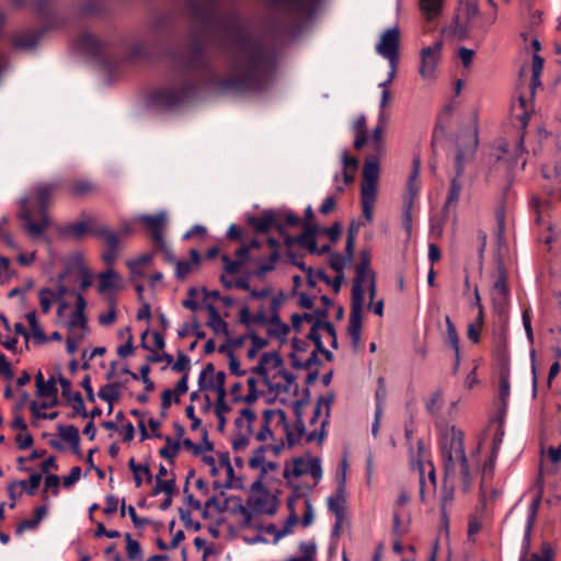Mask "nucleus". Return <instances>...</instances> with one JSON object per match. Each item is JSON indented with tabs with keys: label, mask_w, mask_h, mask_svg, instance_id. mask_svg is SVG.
Here are the masks:
<instances>
[{
	"label": "nucleus",
	"mask_w": 561,
	"mask_h": 561,
	"mask_svg": "<svg viewBox=\"0 0 561 561\" xmlns=\"http://www.w3.org/2000/svg\"><path fill=\"white\" fill-rule=\"evenodd\" d=\"M272 324L275 325V328L268 329L267 334L270 336L279 339L282 342H285L286 336L288 335V333L290 331L289 325L282 322V320H279L278 323H272Z\"/></svg>",
	"instance_id": "09e8293b"
},
{
	"label": "nucleus",
	"mask_w": 561,
	"mask_h": 561,
	"mask_svg": "<svg viewBox=\"0 0 561 561\" xmlns=\"http://www.w3.org/2000/svg\"><path fill=\"white\" fill-rule=\"evenodd\" d=\"M139 221L150 231L153 243H162V239H164L162 228L165 224V215L163 213L142 215L139 217Z\"/></svg>",
	"instance_id": "f3484780"
},
{
	"label": "nucleus",
	"mask_w": 561,
	"mask_h": 561,
	"mask_svg": "<svg viewBox=\"0 0 561 561\" xmlns=\"http://www.w3.org/2000/svg\"><path fill=\"white\" fill-rule=\"evenodd\" d=\"M58 435L70 444L71 447H77L80 444L79 430L75 425H57Z\"/></svg>",
	"instance_id": "c85d7f7f"
},
{
	"label": "nucleus",
	"mask_w": 561,
	"mask_h": 561,
	"mask_svg": "<svg viewBox=\"0 0 561 561\" xmlns=\"http://www.w3.org/2000/svg\"><path fill=\"white\" fill-rule=\"evenodd\" d=\"M420 8L427 19H433L440 12L442 0H420Z\"/></svg>",
	"instance_id": "4c0bfd02"
},
{
	"label": "nucleus",
	"mask_w": 561,
	"mask_h": 561,
	"mask_svg": "<svg viewBox=\"0 0 561 561\" xmlns=\"http://www.w3.org/2000/svg\"><path fill=\"white\" fill-rule=\"evenodd\" d=\"M499 392L501 407L499 411L504 414L507 408V399L510 397V366L506 355L502 356L501 367L499 370Z\"/></svg>",
	"instance_id": "2eb2a0df"
},
{
	"label": "nucleus",
	"mask_w": 561,
	"mask_h": 561,
	"mask_svg": "<svg viewBox=\"0 0 561 561\" xmlns=\"http://www.w3.org/2000/svg\"><path fill=\"white\" fill-rule=\"evenodd\" d=\"M399 45H400V31L399 27H390L386 30L380 41L376 45V50L383 58L388 59L389 64L399 61Z\"/></svg>",
	"instance_id": "1a4fd4ad"
},
{
	"label": "nucleus",
	"mask_w": 561,
	"mask_h": 561,
	"mask_svg": "<svg viewBox=\"0 0 561 561\" xmlns=\"http://www.w3.org/2000/svg\"><path fill=\"white\" fill-rule=\"evenodd\" d=\"M492 293H510L507 287V273L503 263L497 265V278L493 285Z\"/></svg>",
	"instance_id": "e433bc0d"
},
{
	"label": "nucleus",
	"mask_w": 561,
	"mask_h": 561,
	"mask_svg": "<svg viewBox=\"0 0 561 561\" xmlns=\"http://www.w3.org/2000/svg\"><path fill=\"white\" fill-rule=\"evenodd\" d=\"M299 518L296 512H290L283 528L276 534L274 542H277L280 538L291 534V528L298 523Z\"/></svg>",
	"instance_id": "c03bdc74"
},
{
	"label": "nucleus",
	"mask_w": 561,
	"mask_h": 561,
	"mask_svg": "<svg viewBox=\"0 0 561 561\" xmlns=\"http://www.w3.org/2000/svg\"><path fill=\"white\" fill-rule=\"evenodd\" d=\"M379 178V164L367 159L363 168V182L377 183Z\"/></svg>",
	"instance_id": "72a5a7b5"
},
{
	"label": "nucleus",
	"mask_w": 561,
	"mask_h": 561,
	"mask_svg": "<svg viewBox=\"0 0 561 561\" xmlns=\"http://www.w3.org/2000/svg\"><path fill=\"white\" fill-rule=\"evenodd\" d=\"M77 327H79L81 329H87V327H88V318L85 316V312L78 313V311L75 310L71 313V318H70V321L68 323V328H69V330H72V329H75Z\"/></svg>",
	"instance_id": "6e6d98bb"
},
{
	"label": "nucleus",
	"mask_w": 561,
	"mask_h": 561,
	"mask_svg": "<svg viewBox=\"0 0 561 561\" xmlns=\"http://www.w3.org/2000/svg\"><path fill=\"white\" fill-rule=\"evenodd\" d=\"M183 1L195 26L187 43L173 53L174 76L151 93V103L175 110L203 87L222 93L267 90L276 70L275 50L250 32L236 10L220 11V0Z\"/></svg>",
	"instance_id": "f257e3e1"
},
{
	"label": "nucleus",
	"mask_w": 561,
	"mask_h": 561,
	"mask_svg": "<svg viewBox=\"0 0 561 561\" xmlns=\"http://www.w3.org/2000/svg\"><path fill=\"white\" fill-rule=\"evenodd\" d=\"M224 262V270L229 275L237 274L240 268L244 265V260H231L227 254L221 256Z\"/></svg>",
	"instance_id": "de8ad7c7"
},
{
	"label": "nucleus",
	"mask_w": 561,
	"mask_h": 561,
	"mask_svg": "<svg viewBox=\"0 0 561 561\" xmlns=\"http://www.w3.org/2000/svg\"><path fill=\"white\" fill-rule=\"evenodd\" d=\"M440 50V42L435 43L433 46L422 48L420 53L421 65L419 71L423 79H428L433 76L439 59Z\"/></svg>",
	"instance_id": "ddd939ff"
},
{
	"label": "nucleus",
	"mask_w": 561,
	"mask_h": 561,
	"mask_svg": "<svg viewBox=\"0 0 561 561\" xmlns=\"http://www.w3.org/2000/svg\"><path fill=\"white\" fill-rule=\"evenodd\" d=\"M280 215L272 209L264 210L260 217L248 216L247 222L253 227L256 234H263L275 229L279 234H285V227L279 221Z\"/></svg>",
	"instance_id": "6e6552de"
},
{
	"label": "nucleus",
	"mask_w": 561,
	"mask_h": 561,
	"mask_svg": "<svg viewBox=\"0 0 561 561\" xmlns=\"http://www.w3.org/2000/svg\"><path fill=\"white\" fill-rule=\"evenodd\" d=\"M440 451L444 463L445 481L456 474V461H459L460 469L467 471L468 459L465 453L463 434L461 431L451 428L440 442Z\"/></svg>",
	"instance_id": "20e7f679"
},
{
	"label": "nucleus",
	"mask_w": 561,
	"mask_h": 561,
	"mask_svg": "<svg viewBox=\"0 0 561 561\" xmlns=\"http://www.w3.org/2000/svg\"><path fill=\"white\" fill-rule=\"evenodd\" d=\"M42 481L41 473L31 474L28 482L25 480H21L18 483L25 490L28 495H34L36 493L37 488Z\"/></svg>",
	"instance_id": "37998d69"
},
{
	"label": "nucleus",
	"mask_w": 561,
	"mask_h": 561,
	"mask_svg": "<svg viewBox=\"0 0 561 561\" xmlns=\"http://www.w3.org/2000/svg\"><path fill=\"white\" fill-rule=\"evenodd\" d=\"M47 514L46 505H42L35 508L34 516L31 519L22 520L16 527V534H22L26 529H34L38 526L42 519Z\"/></svg>",
	"instance_id": "393cba45"
},
{
	"label": "nucleus",
	"mask_w": 561,
	"mask_h": 561,
	"mask_svg": "<svg viewBox=\"0 0 561 561\" xmlns=\"http://www.w3.org/2000/svg\"><path fill=\"white\" fill-rule=\"evenodd\" d=\"M152 44V42L147 36L144 41L134 42L127 50L126 59L128 61H137V60H147L152 55L153 50L159 49Z\"/></svg>",
	"instance_id": "dca6fc26"
},
{
	"label": "nucleus",
	"mask_w": 561,
	"mask_h": 561,
	"mask_svg": "<svg viewBox=\"0 0 561 561\" xmlns=\"http://www.w3.org/2000/svg\"><path fill=\"white\" fill-rule=\"evenodd\" d=\"M311 392L309 388H306L304 390V396L301 399L294 401L293 403V411L295 415H304L302 409L310 402Z\"/></svg>",
	"instance_id": "e2e57ef3"
},
{
	"label": "nucleus",
	"mask_w": 561,
	"mask_h": 561,
	"mask_svg": "<svg viewBox=\"0 0 561 561\" xmlns=\"http://www.w3.org/2000/svg\"><path fill=\"white\" fill-rule=\"evenodd\" d=\"M69 404L72 407V413L70 415L71 417H75L76 415H79L83 419L88 417V411L85 410L82 394L79 391L72 392L70 396Z\"/></svg>",
	"instance_id": "473e14b6"
},
{
	"label": "nucleus",
	"mask_w": 561,
	"mask_h": 561,
	"mask_svg": "<svg viewBox=\"0 0 561 561\" xmlns=\"http://www.w3.org/2000/svg\"><path fill=\"white\" fill-rule=\"evenodd\" d=\"M164 442L165 445L159 449V455L172 462L181 450V443L180 440H173L170 436H165Z\"/></svg>",
	"instance_id": "c756f323"
},
{
	"label": "nucleus",
	"mask_w": 561,
	"mask_h": 561,
	"mask_svg": "<svg viewBox=\"0 0 561 561\" xmlns=\"http://www.w3.org/2000/svg\"><path fill=\"white\" fill-rule=\"evenodd\" d=\"M161 492L165 495H173L175 493V478L164 480L156 477V485L151 491V495L154 496Z\"/></svg>",
	"instance_id": "2f4dec72"
},
{
	"label": "nucleus",
	"mask_w": 561,
	"mask_h": 561,
	"mask_svg": "<svg viewBox=\"0 0 561 561\" xmlns=\"http://www.w3.org/2000/svg\"><path fill=\"white\" fill-rule=\"evenodd\" d=\"M320 231L325 233L331 240V242L335 243L340 239L342 226L339 221H336L329 228H320Z\"/></svg>",
	"instance_id": "338daca9"
},
{
	"label": "nucleus",
	"mask_w": 561,
	"mask_h": 561,
	"mask_svg": "<svg viewBox=\"0 0 561 561\" xmlns=\"http://www.w3.org/2000/svg\"><path fill=\"white\" fill-rule=\"evenodd\" d=\"M126 333H128V339L126 343L118 346L117 348V355L122 358L128 357L134 354V344H133V335L130 333V329L127 327L125 328Z\"/></svg>",
	"instance_id": "4d7b16f0"
},
{
	"label": "nucleus",
	"mask_w": 561,
	"mask_h": 561,
	"mask_svg": "<svg viewBox=\"0 0 561 561\" xmlns=\"http://www.w3.org/2000/svg\"><path fill=\"white\" fill-rule=\"evenodd\" d=\"M304 228V232L298 236V244L306 248L309 253L314 254L318 251L316 234L320 232V227L318 225L305 224Z\"/></svg>",
	"instance_id": "aec40b11"
},
{
	"label": "nucleus",
	"mask_w": 561,
	"mask_h": 561,
	"mask_svg": "<svg viewBox=\"0 0 561 561\" xmlns=\"http://www.w3.org/2000/svg\"><path fill=\"white\" fill-rule=\"evenodd\" d=\"M96 190V185L89 180H77L69 185V192L75 197H83Z\"/></svg>",
	"instance_id": "bb28decb"
},
{
	"label": "nucleus",
	"mask_w": 561,
	"mask_h": 561,
	"mask_svg": "<svg viewBox=\"0 0 561 561\" xmlns=\"http://www.w3.org/2000/svg\"><path fill=\"white\" fill-rule=\"evenodd\" d=\"M267 362H263V355L261 356L260 363L254 366L251 371L255 375H259L263 378V382L268 387V389H274L273 383L270 381L267 368Z\"/></svg>",
	"instance_id": "603ef678"
},
{
	"label": "nucleus",
	"mask_w": 561,
	"mask_h": 561,
	"mask_svg": "<svg viewBox=\"0 0 561 561\" xmlns=\"http://www.w3.org/2000/svg\"><path fill=\"white\" fill-rule=\"evenodd\" d=\"M421 170V159L420 156H414L412 161V171L408 179L407 183V192L403 195V206H402V227L408 232L411 233L412 230V208L414 204V199L416 198L420 184L417 182V178L420 175Z\"/></svg>",
	"instance_id": "39448f33"
},
{
	"label": "nucleus",
	"mask_w": 561,
	"mask_h": 561,
	"mask_svg": "<svg viewBox=\"0 0 561 561\" xmlns=\"http://www.w3.org/2000/svg\"><path fill=\"white\" fill-rule=\"evenodd\" d=\"M53 0H35V7L42 19L48 20L51 15L50 3Z\"/></svg>",
	"instance_id": "0e129e2a"
},
{
	"label": "nucleus",
	"mask_w": 561,
	"mask_h": 561,
	"mask_svg": "<svg viewBox=\"0 0 561 561\" xmlns=\"http://www.w3.org/2000/svg\"><path fill=\"white\" fill-rule=\"evenodd\" d=\"M207 327L210 328L216 334L229 335L228 323L220 317V314L208 319Z\"/></svg>",
	"instance_id": "a19ab883"
},
{
	"label": "nucleus",
	"mask_w": 561,
	"mask_h": 561,
	"mask_svg": "<svg viewBox=\"0 0 561 561\" xmlns=\"http://www.w3.org/2000/svg\"><path fill=\"white\" fill-rule=\"evenodd\" d=\"M57 392L58 389L56 387V380L53 376L45 381L43 386H39L38 389H36V394L41 398L55 397L57 396Z\"/></svg>",
	"instance_id": "a18cd8bd"
},
{
	"label": "nucleus",
	"mask_w": 561,
	"mask_h": 561,
	"mask_svg": "<svg viewBox=\"0 0 561 561\" xmlns=\"http://www.w3.org/2000/svg\"><path fill=\"white\" fill-rule=\"evenodd\" d=\"M279 260V253L278 252H271L268 256V262L266 264H261L257 270L251 272L250 274L262 278L265 276L266 273L274 271L276 262Z\"/></svg>",
	"instance_id": "58836bf2"
},
{
	"label": "nucleus",
	"mask_w": 561,
	"mask_h": 561,
	"mask_svg": "<svg viewBox=\"0 0 561 561\" xmlns=\"http://www.w3.org/2000/svg\"><path fill=\"white\" fill-rule=\"evenodd\" d=\"M81 477V468L79 466H75L71 468L68 476L62 478V485L65 488L72 486Z\"/></svg>",
	"instance_id": "774afa93"
},
{
	"label": "nucleus",
	"mask_w": 561,
	"mask_h": 561,
	"mask_svg": "<svg viewBox=\"0 0 561 561\" xmlns=\"http://www.w3.org/2000/svg\"><path fill=\"white\" fill-rule=\"evenodd\" d=\"M179 515L185 527H192L195 531H199L202 529V524L199 522L192 520L191 512L188 510L179 508Z\"/></svg>",
	"instance_id": "680f3d73"
},
{
	"label": "nucleus",
	"mask_w": 561,
	"mask_h": 561,
	"mask_svg": "<svg viewBox=\"0 0 561 561\" xmlns=\"http://www.w3.org/2000/svg\"><path fill=\"white\" fill-rule=\"evenodd\" d=\"M283 301H284V295L282 291L277 296H274L272 298L271 306H270L272 314L268 318L270 323H278L279 322L280 317H279L278 310L282 307Z\"/></svg>",
	"instance_id": "49530a36"
},
{
	"label": "nucleus",
	"mask_w": 561,
	"mask_h": 561,
	"mask_svg": "<svg viewBox=\"0 0 561 561\" xmlns=\"http://www.w3.org/2000/svg\"><path fill=\"white\" fill-rule=\"evenodd\" d=\"M77 46L103 68L111 69L118 64L117 49L111 41H104L92 33L83 32L77 39Z\"/></svg>",
	"instance_id": "7ed1b4c3"
},
{
	"label": "nucleus",
	"mask_w": 561,
	"mask_h": 561,
	"mask_svg": "<svg viewBox=\"0 0 561 561\" xmlns=\"http://www.w3.org/2000/svg\"><path fill=\"white\" fill-rule=\"evenodd\" d=\"M172 30V16L170 14L159 13L153 16L147 36L157 47H162L168 41Z\"/></svg>",
	"instance_id": "9b49d317"
},
{
	"label": "nucleus",
	"mask_w": 561,
	"mask_h": 561,
	"mask_svg": "<svg viewBox=\"0 0 561 561\" xmlns=\"http://www.w3.org/2000/svg\"><path fill=\"white\" fill-rule=\"evenodd\" d=\"M424 451V445L422 440L417 442V454L416 456L412 455V465L415 466L420 473V497L421 501L425 500L424 494V488H425V480H424V463L422 461V454Z\"/></svg>",
	"instance_id": "a878e982"
},
{
	"label": "nucleus",
	"mask_w": 561,
	"mask_h": 561,
	"mask_svg": "<svg viewBox=\"0 0 561 561\" xmlns=\"http://www.w3.org/2000/svg\"><path fill=\"white\" fill-rule=\"evenodd\" d=\"M447 337L446 343L450 344L455 353H459V335L449 316H445Z\"/></svg>",
	"instance_id": "f704fd0d"
},
{
	"label": "nucleus",
	"mask_w": 561,
	"mask_h": 561,
	"mask_svg": "<svg viewBox=\"0 0 561 561\" xmlns=\"http://www.w3.org/2000/svg\"><path fill=\"white\" fill-rule=\"evenodd\" d=\"M363 309L364 305L351 304L347 334L351 336L352 348L355 352H358L360 348Z\"/></svg>",
	"instance_id": "f8f14e48"
},
{
	"label": "nucleus",
	"mask_w": 561,
	"mask_h": 561,
	"mask_svg": "<svg viewBox=\"0 0 561 561\" xmlns=\"http://www.w3.org/2000/svg\"><path fill=\"white\" fill-rule=\"evenodd\" d=\"M282 15L289 19L293 24L317 10L321 0H267Z\"/></svg>",
	"instance_id": "423d86ee"
},
{
	"label": "nucleus",
	"mask_w": 561,
	"mask_h": 561,
	"mask_svg": "<svg viewBox=\"0 0 561 561\" xmlns=\"http://www.w3.org/2000/svg\"><path fill=\"white\" fill-rule=\"evenodd\" d=\"M307 470V473H310V476L319 480L322 477V468H321V461L319 458H312L308 461L307 467L305 468Z\"/></svg>",
	"instance_id": "052dcab7"
},
{
	"label": "nucleus",
	"mask_w": 561,
	"mask_h": 561,
	"mask_svg": "<svg viewBox=\"0 0 561 561\" xmlns=\"http://www.w3.org/2000/svg\"><path fill=\"white\" fill-rule=\"evenodd\" d=\"M171 369L175 373L188 374L190 357L183 351H178L176 360L172 364Z\"/></svg>",
	"instance_id": "79ce46f5"
},
{
	"label": "nucleus",
	"mask_w": 561,
	"mask_h": 561,
	"mask_svg": "<svg viewBox=\"0 0 561 561\" xmlns=\"http://www.w3.org/2000/svg\"><path fill=\"white\" fill-rule=\"evenodd\" d=\"M61 182H46L38 183L32 190V199L36 205V210L41 217L39 221H34L33 211L30 207L31 197L23 196L20 199L19 219L25 222V230L33 239L39 238L44 234L45 230L50 225V219L47 215L48 204L53 194L60 188Z\"/></svg>",
	"instance_id": "f03ea898"
},
{
	"label": "nucleus",
	"mask_w": 561,
	"mask_h": 561,
	"mask_svg": "<svg viewBox=\"0 0 561 561\" xmlns=\"http://www.w3.org/2000/svg\"><path fill=\"white\" fill-rule=\"evenodd\" d=\"M554 551L549 542H542L540 553L534 552L526 557V561H553Z\"/></svg>",
	"instance_id": "c9c22d12"
},
{
	"label": "nucleus",
	"mask_w": 561,
	"mask_h": 561,
	"mask_svg": "<svg viewBox=\"0 0 561 561\" xmlns=\"http://www.w3.org/2000/svg\"><path fill=\"white\" fill-rule=\"evenodd\" d=\"M299 549L302 552L301 559L304 561H313L317 549L314 542H301Z\"/></svg>",
	"instance_id": "69168bd1"
},
{
	"label": "nucleus",
	"mask_w": 561,
	"mask_h": 561,
	"mask_svg": "<svg viewBox=\"0 0 561 561\" xmlns=\"http://www.w3.org/2000/svg\"><path fill=\"white\" fill-rule=\"evenodd\" d=\"M347 262L343 259L342 254L339 252L330 253L329 265L336 273H343Z\"/></svg>",
	"instance_id": "864d4df0"
},
{
	"label": "nucleus",
	"mask_w": 561,
	"mask_h": 561,
	"mask_svg": "<svg viewBox=\"0 0 561 561\" xmlns=\"http://www.w3.org/2000/svg\"><path fill=\"white\" fill-rule=\"evenodd\" d=\"M371 254L369 249H364L359 253V262L355 265V276L351 290V304L364 305L365 288L364 283L370 278Z\"/></svg>",
	"instance_id": "0eeeda50"
},
{
	"label": "nucleus",
	"mask_w": 561,
	"mask_h": 561,
	"mask_svg": "<svg viewBox=\"0 0 561 561\" xmlns=\"http://www.w3.org/2000/svg\"><path fill=\"white\" fill-rule=\"evenodd\" d=\"M249 392L247 396L242 398V402H245L247 404L251 405L255 403V401L259 399V392L256 390V379L254 377H250L247 380Z\"/></svg>",
	"instance_id": "3c124183"
},
{
	"label": "nucleus",
	"mask_w": 561,
	"mask_h": 561,
	"mask_svg": "<svg viewBox=\"0 0 561 561\" xmlns=\"http://www.w3.org/2000/svg\"><path fill=\"white\" fill-rule=\"evenodd\" d=\"M492 302L496 312H504L508 304V293H492Z\"/></svg>",
	"instance_id": "5fc2aeb1"
},
{
	"label": "nucleus",
	"mask_w": 561,
	"mask_h": 561,
	"mask_svg": "<svg viewBox=\"0 0 561 561\" xmlns=\"http://www.w3.org/2000/svg\"><path fill=\"white\" fill-rule=\"evenodd\" d=\"M93 236L105 242L106 251L102 254V260L107 266H112L119 255L118 233L100 224L99 228H94Z\"/></svg>",
	"instance_id": "9d476101"
},
{
	"label": "nucleus",
	"mask_w": 561,
	"mask_h": 561,
	"mask_svg": "<svg viewBox=\"0 0 561 561\" xmlns=\"http://www.w3.org/2000/svg\"><path fill=\"white\" fill-rule=\"evenodd\" d=\"M110 12V0H84L78 7L81 18L105 15Z\"/></svg>",
	"instance_id": "6ab92c4d"
},
{
	"label": "nucleus",
	"mask_w": 561,
	"mask_h": 561,
	"mask_svg": "<svg viewBox=\"0 0 561 561\" xmlns=\"http://www.w3.org/2000/svg\"><path fill=\"white\" fill-rule=\"evenodd\" d=\"M329 424V420H323L321 422L320 431H312L307 434L306 442L311 443L317 440L319 445H321L327 436L325 426Z\"/></svg>",
	"instance_id": "bf43d9fd"
},
{
	"label": "nucleus",
	"mask_w": 561,
	"mask_h": 561,
	"mask_svg": "<svg viewBox=\"0 0 561 561\" xmlns=\"http://www.w3.org/2000/svg\"><path fill=\"white\" fill-rule=\"evenodd\" d=\"M248 506L255 513H264L270 516L274 515L277 511V500L272 497L270 500V492L261 496L250 495L247 500Z\"/></svg>",
	"instance_id": "a211bd4d"
},
{
	"label": "nucleus",
	"mask_w": 561,
	"mask_h": 561,
	"mask_svg": "<svg viewBox=\"0 0 561 561\" xmlns=\"http://www.w3.org/2000/svg\"><path fill=\"white\" fill-rule=\"evenodd\" d=\"M45 31L46 28L24 32L14 37L13 46L15 48H34L42 38V35L45 33Z\"/></svg>",
	"instance_id": "412c9836"
},
{
	"label": "nucleus",
	"mask_w": 561,
	"mask_h": 561,
	"mask_svg": "<svg viewBox=\"0 0 561 561\" xmlns=\"http://www.w3.org/2000/svg\"><path fill=\"white\" fill-rule=\"evenodd\" d=\"M377 195V183L362 182L360 203L369 202L375 204Z\"/></svg>",
	"instance_id": "ea45409f"
},
{
	"label": "nucleus",
	"mask_w": 561,
	"mask_h": 561,
	"mask_svg": "<svg viewBox=\"0 0 561 561\" xmlns=\"http://www.w3.org/2000/svg\"><path fill=\"white\" fill-rule=\"evenodd\" d=\"M128 467L134 474L135 485L139 488L142 484V478L140 473L146 476L147 482H151L152 473L148 465H138L136 463L134 458H130L128 461Z\"/></svg>",
	"instance_id": "cd10ccee"
},
{
	"label": "nucleus",
	"mask_w": 561,
	"mask_h": 561,
	"mask_svg": "<svg viewBox=\"0 0 561 561\" xmlns=\"http://www.w3.org/2000/svg\"><path fill=\"white\" fill-rule=\"evenodd\" d=\"M323 329L328 332L329 335H333L334 332V325L332 323L321 324L319 322H313L309 333L307 334V339L314 344V352H318L320 348H322L324 345L322 343L321 335L319 333V330Z\"/></svg>",
	"instance_id": "5701e85b"
},
{
	"label": "nucleus",
	"mask_w": 561,
	"mask_h": 561,
	"mask_svg": "<svg viewBox=\"0 0 561 561\" xmlns=\"http://www.w3.org/2000/svg\"><path fill=\"white\" fill-rule=\"evenodd\" d=\"M268 449L267 446L265 445H262V446H259L254 451H253V457H251L249 459V466L250 468L252 469H257L260 468L263 463H264V454L266 453V450Z\"/></svg>",
	"instance_id": "8fccbe9b"
},
{
	"label": "nucleus",
	"mask_w": 561,
	"mask_h": 561,
	"mask_svg": "<svg viewBox=\"0 0 561 561\" xmlns=\"http://www.w3.org/2000/svg\"><path fill=\"white\" fill-rule=\"evenodd\" d=\"M188 374H183V376L178 380L175 388L172 390L174 394V402H180V396L184 394L188 390Z\"/></svg>",
	"instance_id": "13d9d810"
},
{
	"label": "nucleus",
	"mask_w": 561,
	"mask_h": 561,
	"mask_svg": "<svg viewBox=\"0 0 561 561\" xmlns=\"http://www.w3.org/2000/svg\"><path fill=\"white\" fill-rule=\"evenodd\" d=\"M461 188H462V186H461L459 179H457V176H454L450 181V186L448 190L447 198H446V202H445L444 208H443L445 216L448 215V211L450 208L456 207L459 196H460Z\"/></svg>",
	"instance_id": "b1692460"
},
{
	"label": "nucleus",
	"mask_w": 561,
	"mask_h": 561,
	"mask_svg": "<svg viewBox=\"0 0 561 561\" xmlns=\"http://www.w3.org/2000/svg\"><path fill=\"white\" fill-rule=\"evenodd\" d=\"M119 275L113 270L108 268L99 275V293L103 294L118 288Z\"/></svg>",
	"instance_id": "4be33fe9"
},
{
	"label": "nucleus",
	"mask_w": 561,
	"mask_h": 561,
	"mask_svg": "<svg viewBox=\"0 0 561 561\" xmlns=\"http://www.w3.org/2000/svg\"><path fill=\"white\" fill-rule=\"evenodd\" d=\"M100 224L92 217H88L87 220L69 224L59 229V232L65 238H71L73 240H82L87 233L93 234L94 228H99Z\"/></svg>",
	"instance_id": "4468645a"
},
{
	"label": "nucleus",
	"mask_w": 561,
	"mask_h": 561,
	"mask_svg": "<svg viewBox=\"0 0 561 561\" xmlns=\"http://www.w3.org/2000/svg\"><path fill=\"white\" fill-rule=\"evenodd\" d=\"M119 382L107 383L99 390L98 396L100 399L113 404L114 402L119 400Z\"/></svg>",
	"instance_id": "7c9ffc66"
}]
</instances>
